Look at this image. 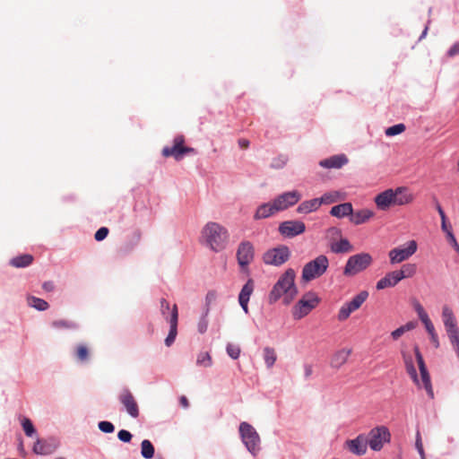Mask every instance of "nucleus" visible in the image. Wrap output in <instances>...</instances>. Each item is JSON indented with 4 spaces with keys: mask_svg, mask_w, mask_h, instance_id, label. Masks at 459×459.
<instances>
[{
    "mask_svg": "<svg viewBox=\"0 0 459 459\" xmlns=\"http://www.w3.org/2000/svg\"><path fill=\"white\" fill-rule=\"evenodd\" d=\"M421 322L425 325V328H426V330H427L429 334L436 332L435 331V327H434V325H433V324H432V322H431V320L429 319V316L424 318V319H422Z\"/></svg>",
    "mask_w": 459,
    "mask_h": 459,
    "instance_id": "obj_50",
    "label": "nucleus"
},
{
    "mask_svg": "<svg viewBox=\"0 0 459 459\" xmlns=\"http://www.w3.org/2000/svg\"><path fill=\"white\" fill-rule=\"evenodd\" d=\"M226 351L228 355L233 359H237L241 352L239 346L233 343H228Z\"/></svg>",
    "mask_w": 459,
    "mask_h": 459,
    "instance_id": "obj_44",
    "label": "nucleus"
},
{
    "mask_svg": "<svg viewBox=\"0 0 459 459\" xmlns=\"http://www.w3.org/2000/svg\"><path fill=\"white\" fill-rule=\"evenodd\" d=\"M415 310H416L420 320L429 316L428 314L426 313L425 309L420 303L416 304Z\"/></svg>",
    "mask_w": 459,
    "mask_h": 459,
    "instance_id": "obj_51",
    "label": "nucleus"
},
{
    "mask_svg": "<svg viewBox=\"0 0 459 459\" xmlns=\"http://www.w3.org/2000/svg\"><path fill=\"white\" fill-rule=\"evenodd\" d=\"M435 200V203H436V208L437 210V212L439 213L440 215V218L441 219H446V213L443 210V208L441 207L440 204L438 203V201L437 200V198H434Z\"/></svg>",
    "mask_w": 459,
    "mask_h": 459,
    "instance_id": "obj_57",
    "label": "nucleus"
},
{
    "mask_svg": "<svg viewBox=\"0 0 459 459\" xmlns=\"http://www.w3.org/2000/svg\"><path fill=\"white\" fill-rule=\"evenodd\" d=\"M76 357L80 361H85L89 358L88 347L84 344H79L75 351Z\"/></svg>",
    "mask_w": 459,
    "mask_h": 459,
    "instance_id": "obj_41",
    "label": "nucleus"
},
{
    "mask_svg": "<svg viewBox=\"0 0 459 459\" xmlns=\"http://www.w3.org/2000/svg\"><path fill=\"white\" fill-rule=\"evenodd\" d=\"M390 432L385 426H378L372 429L368 433V439H367L369 447L374 451H379L384 446L385 443L390 441Z\"/></svg>",
    "mask_w": 459,
    "mask_h": 459,
    "instance_id": "obj_8",
    "label": "nucleus"
},
{
    "mask_svg": "<svg viewBox=\"0 0 459 459\" xmlns=\"http://www.w3.org/2000/svg\"><path fill=\"white\" fill-rule=\"evenodd\" d=\"M295 277L296 273L293 269L289 268L286 270L271 290L269 302L275 303L282 298L284 304H290L298 294V290L294 283Z\"/></svg>",
    "mask_w": 459,
    "mask_h": 459,
    "instance_id": "obj_2",
    "label": "nucleus"
},
{
    "mask_svg": "<svg viewBox=\"0 0 459 459\" xmlns=\"http://www.w3.org/2000/svg\"><path fill=\"white\" fill-rule=\"evenodd\" d=\"M329 266L328 258L320 255L314 260L307 263L302 270V280L304 281H310L322 276Z\"/></svg>",
    "mask_w": 459,
    "mask_h": 459,
    "instance_id": "obj_5",
    "label": "nucleus"
},
{
    "mask_svg": "<svg viewBox=\"0 0 459 459\" xmlns=\"http://www.w3.org/2000/svg\"><path fill=\"white\" fill-rule=\"evenodd\" d=\"M417 325V323L416 322H413V321H410L408 323H406L404 325H402L403 328L404 329L405 333L406 332H409L411 330H413Z\"/></svg>",
    "mask_w": 459,
    "mask_h": 459,
    "instance_id": "obj_56",
    "label": "nucleus"
},
{
    "mask_svg": "<svg viewBox=\"0 0 459 459\" xmlns=\"http://www.w3.org/2000/svg\"><path fill=\"white\" fill-rule=\"evenodd\" d=\"M279 212L273 201L264 203L259 205L254 214L255 220H262L269 218L275 213Z\"/></svg>",
    "mask_w": 459,
    "mask_h": 459,
    "instance_id": "obj_22",
    "label": "nucleus"
},
{
    "mask_svg": "<svg viewBox=\"0 0 459 459\" xmlns=\"http://www.w3.org/2000/svg\"><path fill=\"white\" fill-rule=\"evenodd\" d=\"M373 262L372 256L368 253H359L349 257L343 274L351 277L366 270Z\"/></svg>",
    "mask_w": 459,
    "mask_h": 459,
    "instance_id": "obj_6",
    "label": "nucleus"
},
{
    "mask_svg": "<svg viewBox=\"0 0 459 459\" xmlns=\"http://www.w3.org/2000/svg\"><path fill=\"white\" fill-rule=\"evenodd\" d=\"M416 447H417L420 455H423V454H424L423 446H422V444H421V441H420V438L419 436H418V438H417V441H416Z\"/></svg>",
    "mask_w": 459,
    "mask_h": 459,
    "instance_id": "obj_61",
    "label": "nucleus"
},
{
    "mask_svg": "<svg viewBox=\"0 0 459 459\" xmlns=\"http://www.w3.org/2000/svg\"><path fill=\"white\" fill-rule=\"evenodd\" d=\"M414 352H415L416 359L418 362L419 369L420 372L422 385H423L427 394H429V398L433 399L434 393H433V388H432L431 382H430V377L428 372L427 367L425 365L423 357H422L418 346L414 347Z\"/></svg>",
    "mask_w": 459,
    "mask_h": 459,
    "instance_id": "obj_14",
    "label": "nucleus"
},
{
    "mask_svg": "<svg viewBox=\"0 0 459 459\" xmlns=\"http://www.w3.org/2000/svg\"><path fill=\"white\" fill-rule=\"evenodd\" d=\"M328 232H329L330 234H332V235H333V234H340V230H339V229H337V228H335V227L330 228V229L328 230Z\"/></svg>",
    "mask_w": 459,
    "mask_h": 459,
    "instance_id": "obj_64",
    "label": "nucleus"
},
{
    "mask_svg": "<svg viewBox=\"0 0 459 459\" xmlns=\"http://www.w3.org/2000/svg\"><path fill=\"white\" fill-rule=\"evenodd\" d=\"M319 199L320 204H330L341 199V195L337 191L324 194Z\"/></svg>",
    "mask_w": 459,
    "mask_h": 459,
    "instance_id": "obj_37",
    "label": "nucleus"
},
{
    "mask_svg": "<svg viewBox=\"0 0 459 459\" xmlns=\"http://www.w3.org/2000/svg\"><path fill=\"white\" fill-rule=\"evenodd\" d=\"M290 252L288 247L279 246L277 247L267 250L263 256V260L266 264L279 266L289 260Z\"/></svg>",
    "mask_w": 459,
    "mask_h": 459,
    "instance_id": "obj_9",
    "label": "nucleus"
},
{
    "mask_svg": "<svg viewBox=\"0 0 459 459\" xmlns=\"http://www.w3.org/2000/svg\"><path fill=\"white\" fill-rule=\"evenodd\" d=\"M368 445L367 438L359 435L356 438L346 441L348 449L356 455H363L367 452V446Z\"/></svg>",
    "mask_w": 459,
    "mask_h": 459,
    "instance_id": "obj_19",
    "label": "nucleus"
},
{
    "mask_svg": "<svg viewBox=\"0 0 459 459\" xmlns=\"http://www.w3.org/2000/svg\"><path fill=\"white\" fill-rule=\"evenodd\" d=\"M212 363V357L208 352H200L196 359V364L201 367H211Z\"/></svg>",
    "mask_w": 459,
    "mask_h": 459,
    "instance_id": "obj_40",
    "label": "nucleus"
},
{
    "mask_svg": "<svg viewBox=\"0 0 459 459\" xmlns=\"http://www.w3.org/2000/svg\"><path fill=\"white\" fill-rule=\"evenodd\" d=\"M108 229L106 228V227H101L100 228L95 235H94V238L97 240V241H101L103 239H105L107 238V236L108 235Z\"/></svg>",
    "mask_w": 459,
    "mask_h": 459,
    "instance_id": "obj_47",
    "label": "nucleus"
},
{
    "mask_svg": "<svg viewBox=\"0 0 459 459\" xmlns=\"http://www.w3.org/2000/svg\"><path fill=\"white\" fill-rule=\"evenodd\" d=\"M430 340L436 348L439 347V341L436 332L429 334Z\"/></svg>",
    "mask_w": 459,
    "mask_h": 459,
    "instance_id": "obj_58",
    "label": "nucleus"
},
{
    "mask_svg": "<svg viewBox=\"0 0 459 459\" xmlns=\"http://www.w3.org/2000/svg\"><path fill=\"white\" fill-rule=\"evenodd\" d=\"M447 237L449 238V240L452 243L453 247H455V251L459 254V245L452 231H448Z\"/></svg>",
    "mask_w": 459,
    "mask_h": 459,
    "instance_id": "obj_54",
    "label": "nucleus"
},
{
    "mask_svg": "<svg viewBox=\"0 0 459 459\" xmlns=\"http://www.w3.org/2000/svg\"><path fill=\"white\" fill-rule=\"evenodd\" d=\"M34 258L30 254L17 255L10 260V265L15 268H23L30 265Z\"/></svg>",
    "mask_w": 459,
    "mask_h": 459,
    "instance_id": "obj_31",
    "label": "nucleus"
},
{
    "mask_svg": "<svg viewBox=\"0 0 459 459\" xmlns=\"http://www.w3.org/2000/svg\"><path fill=\"white\" fill-rule=\"evenodd\" d=\"M28 304L39 311H44L48 308V303L47 301L33 296L28 298Z\"/></svg>",
    "mask_w": 459,
    "mask_h": 459,
    "instance_id": "obj_36",
    "label": "nucleus"
},
{
    "mask_svg": "<svg viewBox=\"0 0 459 459\" xmlns=\"http://www.w3.org/2000/svg\"><path fill=\"white\" fill-rule=\"evenodd\" d=\"M306 230V225L300 221H286L280 224L279 232L286 238H294Z\"/></svg>",
    "mask_w": 459,
    "mask_h": 459,
    "instance_id": "obj_16",
    "label": "nucleus"
},
{
    "mask_svg": "<svg viewBox=\"0 0 459 459\" xmlns=\"http://www.w3.org/2000/svg\"><path fill=\"white\" fill-rule=\"evenodd\" d=\"M374 216V212L368 209H362L351 214L350 221L355 225L367 222Z\"/></svg>",
    "mask_w": 459,
    "mask_h": 459,
    "instance_id": "obj_26",
    "label": "nucleus"
},
{
    "mask_svg": "<svg viewBox=\"0 0 459 459\" xmlns=\"http://www.w3.org/2000/svg\"><path fill=\"white\" fill-rule=\"evenodd\" d=\"M58 446L56 440L38 439L33 446L34 453L38 455H51Z\"/></svg>",
    "mask_w": 459,
    "mask_h": 459,
    "instance_id": "obj_20",
    "label": "nucleus"
},
{
    "mask_svg": "<svg viewBox=\"0 0 459 459\" xmlns=\"http://www.w3.org/2000/svg\"><path fill=\"white\" fill-rule=\"evenodd\" d=\"M208 308L205 312V314L201 317V319L199 320L198 322V325H197V328H198V332L200 333H204L207 330V327H208V320H207V314H208Z\"/></svg>",
    "mask_w": 459,
    "mask_h": 459,
    "instance_id": "obj_46",
    "label": "nucleus"
},
{
    "mask_svg": "<svg viewBox=\"0 0 459 459\" xmlns=\"http://www.w3.org/2000/svg\"><path fill=\"white\" fill-rule=\"evenodd\" d=\"M254 290V282L252 280H248L247 283L243 286L239 296H238V302L243 310L247 313L248 312V301L250 299L251 294Z\"/></svg>",
    "mask_w": 459,
    "mask_h": 459,
    "instance_id": "obj_23",
    "label": "nucleus"
},
{
    "mask_svg": "<svg viewBox=\"0 0 459 459\" xmlns=\"http://www.w3.org/2000/svg\"><path fill=\"white\" fill-rule=\"evenodd\" d=\"M446 333L449 337L450 342L454 347L455 351H456L457 357L459 359V330L458 328L452 329L446 331Z\"/></svg>",
    "mask_w": 459,
    "mask_h": 459,
    "instance_id": "obj_39",
    "label": "nucleus"
},
{
    "mask_svg": "<svg viewBox=\"0 0 459 459\" xmlns=\"http://www.w3.org/2000/svg\"><path fill=\"white\" fill-rule=\"evenodd\" d=\"M403 359L405 364L406 371L413 380V382L420 385V380L418 378L417 371L413 364V359L411 354L403 352Z\"/></svg>",
    "mask_w": 459,
    "mask_h": 459,
    "instance_id": "obj_30",
    "label": "nucleus"
},
{
    "mask_svg": "<svg viewBox=\"0 0 459 459\" xmlns=\"http://www.w3.org/2000/svg\"><path fill=\"white\" fill-rule=\"evenodd\" d=\"M417 267L414 264H405L401 270H396V273L402 281L404 278L412 277L416 273Z\"/></svg>",
    "mask_w": 459,
    "mask_h": 459,
    "instance_id": "obj_33",
    "label": "nucleus"
},
{
    "mask_svg": "<svg viewBox=\"0 0 459 459\" xmlns=\"http://www.w3.org/2000/svg\"><path fill=\"white\" fill-rule=\"evenodd\" d=\"M228 241L229 232L227 229L217 222H207L202 229L201 242L214 252L223 250Z\"/></svg>",
    "mask_w": 459,
    "mask_h": 459,
    "instance_id": "obj_3",
    "label": "nucleus"
},
{
    "mask_svg": "<svg viewBox=\"0 0 459 459\" xmlns=\"http://www.w3.org/2000/svg\"><path fill=\"white\" fill-rule=\"evenodd\" d=\"M405 333L404 329L403 328V326H400L399 328H397L396 330L393 331L391 333V336L393 337L394 340H397L399 339L403 333Z\"/></svg>",
    "mask_w": 459,
    "mask_h": 459,
    "instance_id": "obj_53",
    "label": "nucleus"
},
{
    "mask_svg": "<svg viewBox=\"0 0 459 459\" xmlns=\"http://www.w3.org/2000/svg\"><path fill=\"white\" fill-rule=\"evenodd\" d=\"M353 249L351 244L347 238H342L338 242H333L331 245V250L335 254L349 253Z\"/></svg>",
    "mask_w": 459,
    "mask_h": 459,
    "instance_id": "obj_32",
    "label": "nucleus"
},
{
    "mask_svg": "<svg viewBox=\"0 0 459 459\" xmlns=\"http://www.w3.org/2000/svg\"><path fill=\"white\" fill-rule=\"evenodd\" d=\"M217 298V293L214 290H210L206 295V303L209 306Z\"/></svg>",
    "mask_w": 459,
    "mask_h": 459,
    "instance_id": "obj_55",
    "label": "nucleus"
},
{
    "mask_svg": "<svg viewBox=\"0 0 459 459\" xmlns=\"http://www.w3.org/2000/svg\"><path fill=\"white\" fill-rule=\"evenodd\" d=\"M319 298L315 292H307L299 302L292 307V316L299 320L307 316L319 304Z\"/></svg>",
    "mask_w": 459,
    "mask_h": 459,
    "instance_id": "obj_7",
    "label": "nucleus"
},
{
    "mask_svg": "<svg viewBox=\"0 0 459 459\" xmlns=\"http://www.w3.org/2000/svg\"><path fill=\"white\" fill-rule=\"evenodd\" d=\"M321 206L319 199L314 198L302 202L297 208L299 213L307 214L316 211Z\"/></svg>",
    "mask_w": 459,
    "mask_h": 459,
    "instance_id": "obj_29",
    "label": "nucleus"
},
{
    "mask_svg": "<svg viewBox=\"0 0 459 459\" xmlns=\"http://www.w3.org/2000/svg\"><path fill=\"white\" fill-rule=\"evenodd\" d=\"M442 318L446 331L458 328L454 313L447 306L443 307Z\"/></svg>",
    "mask_w": 459,
    "mask_h": 459,
    "instance_id": "obj_28",
    "label": "nucleus"
},
{
    "mask_svg": "<svg viewBox=\"0 0 459 459\" xmlns=\"http://www.w3.org/2000/svg\"><path fill=\"white\" fill-rule=\"evenodd\" d=\"M42 288L46 291H52L54 290V283L52 281H46L43 283Z\"/></svg>",
    "mask_w": 459,
    "mask_h": 459,
    "instance_id": "obj_59",
    "label": "nucleus"
},
{
    "mask_svg": "<svg viewBox=\"0 0 459 459\" xmlns=\"http://www.w3.org/2000/svg\"><path fill=\"white\" fill-rule=\"evenodd\" d=\"M141 454L143 457L151 459L154 455V446L150 440L144 439L141 443Z\"/></svg>",
    "mask_w": 459,
    "mask_h": 459,
    "instance_id": "obj_35",
    "label": "nucleus"
},
{
    "mask_svg": "<svg viewBox=\"0 0 459 459\" xmlns=\"http://www.w3.org/2000/svg\"><path fill=\"white\" fill-rule=\"evenodd\" d=\"M237 259L239 266L245 270L254 259V247L249 241H243L237 250Z\"/></svg>",
    "mask_w": 459,
    "mask_h": 459,
    "instance_id": "obj_15",
    "label": "nucleus"
},
{
    "mask_svg": "<svg viewBox=\"0 0 459 459\" xmlns=\"http://www.w3.org/2000/svg\"><path fill=\"white\" fill-rule=\"evenodd\" d=\"M179 403L185 409L189 406V402H188L187 398L185 395H182L179 398Z\"/></svg>",
    "mask_w": 459,
    "mask_h": 459,
    "instance_id": "obj_60",
    "label": "nucleus"
},
{
    "mask_svg": "<svg viewBox=\"0 0 459 459\" xmlns=\"http://www.w3.org/2000/svg\"><path fill=\"white\" fill-rule=\"evenodd\" d=\"M178 311L177 305H173L171 309L170 317L169 319V333L165 339V344L169 347L175 341L178 334Z\"/></svg>",
    "mask_w": 459,
    "mask_h": 459,
    "instance_id": "obj_18",
    "label": "nucleus"
},
{
    "mask_svg": "<svg viewBox=\"0 0 459 459\" xmlns=\"http://www.w3.org/2000/svg\"><path fill=\"white\" fill-rule=\"evenodd\" d=\"M459 55V41L455 42L447 51V56L453 57Z\"/></svg>",
    "mask_w": 459,
    "mask_h": 459,
    "instance_id": "obj_52",
    "label": "nucleus"
},
{
    "mask_svg": "<svg viewBox=\"0 0 459 459\" xmlns=\"http://www.w3.org/2000/svg\"><path fill=\"white\" fill-rule=\"evenodd\" d=\"M185 139L184 136L178 135L175 137L173 141V146L169 147L166 146L162 149V155L164 157H174L175 160H180L184 154L186 153H194L195 149L190 147H185L184 144Z\"/></svg>",
    "mask_w": 459,
    "mask_h": 459,
    "instance_id": "obj_12",
    "label": "nucleus"
},
{
    "mask_svg": "<svg viewBox=\"0 0 459 459\" xmlns=\"http://www.w3.org/2000/svg\"><path fill=\"white\" fill-rule=\"evenodd\" d=\"M441 222H442L441 223L442 230L448 234V231H451V230L447 228L446 218V219H441Z\"/></svg>",
    "mask_w": 459,
    "mask_h": 459,
    "instance_id": "obj_63",
    "label": "nucleus"
},
{
    "mask_svg": "<svg viewBox=\"0 0 459 459\" xmlns=\"http://www.w3.org/2000/svg\"><path fill=\"white\" fill-rule=\"evenodd\" d=\"M160 313H161L162 316L169 322L172 307L170 308L169 303L167 301V299H165L163 298L160 299Z\"/></svg>",
    "mask_w": 459,
    "mask_h": 459,
    "instance_id": "obj_42",
    "label": "nucleus"
},
{
    "mask_svg": "<svg viewBox=\"0 0 459 459\" xmlns=\"http://www.w3.org/2000/svg\"><path fill=\"white\" fill-rule=\"evenodd\" d=\"M239 434L247 449L253 455H256L261 450V439L255 428L247 422H241L239 425Z\"/></svg>",
    "mask_w": 459,
    "mask_h": 459,
    "instance_id": "obj_4",
    "label": "nucleus"
},
{
    "mask_svg": "<svg viewBox=\"0 0 459 459\" xmlns=\"http://www.w3.org/2000/svg\"><path fill=\"white\" fill-rule=\"evenodd\" d=\"M351 349L348 348H342L335 351L331 359V367L334 368H340L347 362L350 355L351 354Z\"/></svg>",
    "mask_w": 459,
    "mask_h": 459,
    "instance_id": "obj_24",
    "label": "nucleus"
},
{
    "mask_svg": "<svg viewBox=\"0 0 459 459\" xmlns=\"http://www.w3.org/2000/svg\"><path fill=\"white\" fill-rule=\"evenodd\" d=\"M99 429L104 433H112L115 429L114 425L109 421H100Z\"/></svg>",
    "mask_w": 459,
    "mask_h": 459,
    "instance_id": "obj_48",
    "label": "nucleus"
},
{
    "mask_svg": "<svg viewBox=\"0 0 459 459\" xmlns=\"http://www.w3.org/2000/svg\"><path fill=\"white\" fill-rule=\"evenodd\" d=\"M300 199L301 194L297 190H293L279 195L273 201L276 205L278 212H281L295 205Z\"/></svg>",
    "mask_w": 459,
    "mask_h": 459,
    "instance_id": "obj_13",
    "label": "nucleus"
},
{
    "mask_svg": "<svg viewBox=\"0 0 459 459\" xmlns=\"http://www.w3.org/2000/svg\"><path fill=\"white\" fill-rule=\"evenodd\" d=\"M368 297V293L366 290L360 291L356 295L351 301L343 304L338 313L337 318L342 322L348 319L351 313L358 310L361 305L366 301Z\"/></svg>",
    "mask_w": 459,
    "mask_h": 459,
    "instance_id": "obj_10",
    "label": "nucleus"
},
{
    "mask_svg": "<svg viewBox=\"0 0 459 459\" xmlns=\"http://www.w3.org/2000/svg\"><path fill=\"white\" fill-rule=\"evenodd\" d=\"M405 126L403 124H397L393 126L388 127L385 130V134L387 136H394L396 134H402L405 131Z\"/></svg>",
    "mask_w": 459,
    "mask_h": 459,
    "instance_id": "obj_43",
    "label": "nucleus"
},
{
    "mask_svg": "<svg viewBox=\"0 0 459 459\" xmlns=\"http://www.w3.org/2000/svg\"><path fill=\"white\" fill-rule=\"evenodd\" d=\"M353 208L351 203H343L335 206H333L330 214L333 217L343 218L350 216L352 213Z\"/></svg>",
    "mask_w": 459,
    "mask_h": 459,
    "instance_id": "obj_27",
    "label": "nucleus"
},
{
    "mask_svg": "<svg viewBox=\"0 0 459 459\" xmlns=\"http://www.w3.org/2000/svg\"><path fill=\"white\" fill-rule=\"evenodd\" d=\"M132 437H133L132 434L126 429H121L117 433V437L119 438V440L126 442V443L130 442L132 439Z\"/></svg>",
    "mask_w": 459,
    "mask_h": 459,
    "instance_id": "obj_49",
    "label": "nucleus"
},
{
    "mask_svg": "<svg viewBox=\"0 0 459 459\" xmlns=\"http://www.w3.org/2000/svg\"><path fill=\"white\" fill-rule=\"evenodd\" d=\"M417 243L415 240L407 242L406 247H399L389 251L388 256L392 264H400L409 259L417 251Z\"/></svg>",
    "mask_w": 459,
    "mask_h": 459,
    "instance_id": "obj_11",
    "label": "nucleus"
},
{
    "mask_svg": "<svg viewBox=\"0 0 459 459\" xmlns=\"http://www.w3.org/2000/svg\"><path fill=\"white\" fill-rule=\"evenodd\" d=\"M238 145L240 146V148L242 149H247L248 148L249 146V141L247 140V139H239L238 140Z\"/></svg>",
    "mask_w": 459,
    "mask_h": 459,
    "instance_id": "obj_62",
    "label": "nucleus"
},
{
    "mask_svg": "<svg viewBox=\"0 0 459 459\" xmlns=\"http://www.w3.org/2000/svg\"><path fill=\"white\" fill-rule=\"evenodd\" d=\"M413 200V195L404 186H400L395 189L388 188L377 195L374 198L376 206L380 211H387L392 206L409 204Z\"/></svg>",
    "mask_w": 459,
    "mask_h": 459,
    "instance_id": "obj_1",
    "label": "nucleus"
},
{
    "mask_svg": "<svg viewBox=\"0 0 459 459\" xmlns=\"http://www.w3.org/2000/svg\"><path fill=\"white\" fill-rule=\"evenodd\" d=\"M119 402L125 407L126 412L133 418L139 416V407L133 394L128 389H124L119 396Z\"/></svg>",
    "mask_w": 459,
    "mask_h": 459,
    "instance_id": "obj_17",
    "label": "nucleus"
},
{
    "mask_svg": "<svg viewBox=\"0 0 459 459\" xmlns=\"http://www.w3.org/2000/svg\"><path fill=\"white\" fill-rule=\"evenodd\" d=\"M348 161L349 160L345 154H338L320 160L319 165L325 169H341Z\"/></svg>",
    "mask_w": 459,
    "mask_h": 459,
    "instance_id": "obj_21",
    "label": "nucleus"
},
{
    "mask_svg": "<svg viewBox=\"0 0 459 459\" xmlns=\"http://www.w3.org/2000/svg\"><path fill=\"white\" fill-rule=\"evenodd\" d=\"M401 280H400L399 276L397 275L396 272L393 271V272H390V273H386L385 277L380 279L377 282L376 288L380 290H384L385 288L394 287Z\"/></svg>",
    "mask_w": 459,
    "mask_h": 459,
    "instance_id": "obj_25",
    "label": "nucleus"
},
{
    "mask_svg": "<svg viewBox=\"0 0 459 459\" xmlns=\"http://www.w3.org/2000/svg\"><path fill=\"white\" fill-rule=\"evenodd\" d=\"M264 359L267 368H272L277 359L275 350L270 347L264 349Z\"/></svg>",
    "mask_w": 459,
    "mask_h": 459,
    "instance_id": "obj_38",
    "label": "nucleus"
},
{
    "mask_svg": "<svg viewBox=\"0 0 459 459\" xmlns=\"http://www.w3.org/2000/svg\"><path fill=\"white\" fill-rule=\"evenodd\" d=\"M22 425L26 436L32 437L35 433V429L31 420L28 418H24L22 421Z\"/></svg>",
    "mask_w": 459,
    "mask_h": 459,
    "instance_id": "obj_45",
    "label": "nucleus"
},
{
    "mask_svg": "<svg viewBox=\"0 0 459 459\" xmlns=\"http://www.w3.org/2000/svg\"><path fill=\"white\" fill-rule=\"evenodd\" d=\"M51 326L58 330H72L78 327L77 324L74 321L66 319H56L51 323Z\"/></svg>",
    "mask_w": 459,
    "mask_h": 459,
    "instance_id": "obj_34",
    "label": "nucleus"
}]
</instances>
